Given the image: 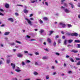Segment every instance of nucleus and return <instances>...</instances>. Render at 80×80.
Segmentation results:
<instances>
[{"label":"nucleus","instance_id":"obj_20","mask_svg":"<svg viewBox=\"0 0 80 80\" xmlns=\"http://www.w3.org/2000/svg\"><path fill=\"white\" fill-rule=\"evenodd\" d=\"M10 59H8L7 60V62L8 63H10Z\"/></svg>","mask_w":80,"mask_h":80},{"label":"nucleus","instance_id":"obj_64","mask_svg":"<svg viewBox=\"0 0 80 80\" xmlns=\"http://www.w3.org/2000/svg\"><path fill=\"white\" fill-rule=\"evenodd\" d=\"M78 17L79 18H80V14H79L78 15Z\"/></svg>","mask_w":80,"mask_h":80},{"label":"nucleus","instance_id":"obj_56","mask_svg":"<svg viewBox=\"0 0 80 80\" xmlns=\"http://www.w3.org/2000/svg\"><path fill=\"white\" fill-rule=\"evenodd\" d=\"M35 1H33L31 2V3H35Z\"/></svg>","mask_w":80,"mask_h":80},{"label":"nucleus","instance_id":"obj_55","mask_svg":"<svg viewBox=\"0 0 80 80\" xmlns=\"http://www.w3.org/2000/svg\"><path fill=\"white\" fill-rule=\"evenodd\" d=\"M30 20H33V18H30Z\"/></svg>","mask_w":80,"mask_h":80},{"label":"nucleus","instance_id":"obj_33","mask_svg":"<svg viewBox=\"0 0 80 80\" xmlns=\"http://www.w3.org/2000/svg\"><path fill=\"white\" fill-rule=\"evenodd\" d=\"M46 80H47V79H49V77L48 76H46Z\"/></svg>","mask_w":80,"mask_h":80},{"label":"nucleus","instance_id":"obj_29","mask_svg":"<svg viewBox=\"0 0 80 80\" xmlns=\"http://www.w3.org/2000/svg\"><path fill=\"white\" fill-rule=\"evenodd\" d=\"M80 65V61L78 62L77 63V65Z\"/></svg>","mask_w":80,"mask_h":80},{"label":"nucleus","instance_id":"obj_17","mask_svg":"<svg viewBox=\"0 0 80 80\" xmlns=\"http://www.w3.org/2000/svg\"><path fill=\"white\" fill-rule=\"evenodd\" d=\"M67 40H65L64 42V45H67Z\"/></svg>","mask_w":80,"mask_h":80},{"label":"nucleus","instance_id":"obj_7","mask_svg":"<svg viewBox=\"0 0 80 80\" xmlns=\"http://www.w3.org/2000/svg\"><path fill=\"white\" fill-rule=\"evenodd\" d=\"M23 54L20 53H19V54H18V57L19 58H21V57H23Z\"/></svg>","mask_w":80,"mask_h":80},{"label":"nucleus","instance_id":"obj_25","mask_svg":"<svg viewBox=\"0 0 80 80\" xmlns=\"http://www.w3.org/2000/svg\"><path fill=\"white\" fill-rule=\"evenodd\" d=\"M75 58L76 60H80V58Z\"/></svg>","mask_w":80,"mask_h":80},{"label":"nucleus","instance_id":"obj_58","mask_svg":"<svg viewBox=\"0 0 80 80\" xmlns=\"http://www.w3.org/2000/svg\"><path fill=\"white\" fill-rule=\"evenodd\" d=\"M34 40H35L33 39H32L31 40V41H33Z\"/></svg>","mask_w":80,"mask_h":80},{"label":"nucleus","instance_id":"obj_1","mask_svg":"<svg viewBox=\"0 0 80 80\" xmlns=\"http://www.w3.org/2000/svg\"><path fill=\"white\" fill-rule=\"evenodd\" d=\"M61 8H62L66 13H69L70 11L67 9H65V7L63 6L61 7Z\"/></svg>","mask_w":80,"mask_h":80},{"label":"nucleus","instance_id":"obj_60","mask_svg":"<svg viewBox=\"0 0 80 80\" xmlns=\"http://www.w3.org/2000/svg\"><path fill=\"white\" fill-rule=\"evenodd\" d=\"M61 33H62V34H64V32H63V31H62Z\"/></svg>","mask_w":80,"mask_h":80},{"label":"nucleus","instance_id":"obj_5","mask_svg":"<svg viewBox=\"0 0 80 80\" xmlns=\"http://www.w3.org/2000/svg\"><path fill=\"white\" fill-rule=\"evenodd\" d=\"M16 72H21V70H20V68L18 67H17V69H16L15 70Z\"/></svg>","mask_w":80,"mask_h":80},{"label":"nucleus","instance_id":"obj_10","mask_svg":"<svg viewBox=\"0 0 80 80\" xmlns=\"http://www.w3.org/2000/svg\"><path fill=\"white\" fill-rule=\"evenodd\" d=\"M8 20H9V21H11V22H13L14 20L13 19V18H10L8 19Z\"/></svg>","mask_w":80,"mask_h":80},{"label":"nucleus","instance_id":"obj_50","mask_svg":"<svg viewBox=\"0 0 80 80\" xmlns=\"http://www.w3.org/2000/svg\"><path fill=\"white\" fill-rule=\"evenodd\" d=\"M45 50H46L47 52H48V50L47 48H46L45 49Z\"/></svg>","mask_w":80,"mask_h":80},{"label":"nucleus","instance_id":"obj_57","mask_svg":"<svg viewBox=\"0 0 80 80\" xmlns=\"http://www.w3.org/2000/svg\"><path fill=\"white\" fill-rule=\"evenodd\" d=\"M55 62H56V63H58V62H57V60H55Z\"/></svg>","mask_w":80,"mask_h":80},{"label":"nucleus","instance_id":"obj_2","mask_svg":"<svg viewBox=\"0 0 80 80\" xmlns=\"http://www.w3.org/2000/svg\"><path fill=\"white\" fill-rule=\"evenodd\" d=\"M25 20L28 22V23L29 25H32V22H31L30 20L27 18L25 19Z\"/></svg>","mask_w":80,"mask_h":80},{"label":"nucleus","instance_id":"obj_15","mask_svg":"<svg viewBox=\"0 0 80 80\" xmlns=\"http://www.w3.org/2000/svg\"><path fill=\"white\" fill-rule=\"evenodd\" d=\"M9 33H10L9 32H6L5 33L4 35H9Z\"/></svg>","mask_w":80,"mask_h":80},{"label":"nucleus","instance_id":"obj_8","mask_svg":"<svg viewBox=\"0 0 80 80\" xmlns=\"http://www.w3.org/2000/svg\"><path fill=\"white\" fill-rule=\"evenodd\" d=\"M47 41L49 43H51V42H52V40H51V39H50V38H48L47 39Z\"/></svg>","mask_w":80,"mask_h":80},{"label":"nucleus","instance_id":"obj_62","mask_svg":"<svg viewBox=\"0 0 80 80\" xmlns=\"http://www.w3.org/2000/svg\"><path fill=\"white\" fill-rule=\"evenodd\" d=\"M30 80V78H29V79H25L24 80Z\"/></svg>","mask_w":80,"mask_h":80},{"label":"nucleus","instance_id":"obj_46","mask_svg":"<svg viewBox=\"0 0 80 80\" xmlns=\"http://www.w3.org/2000/svg\"><path fill=\"white\" fill-rule=\"evenodd\" d=\"M30 17H33V14H31L29 16Z\"/></svg>","mask_w":80,"mask_h":80},{"label":"nucleus","instance_id":"obj_54","mask_svg":"<svg viewBox=\"0 0 80 80\" xmlns=\"http://www.w3.org/2000/svg\"><path fill=\"white\" fill-rule=\"evenodd\" d=\"M25 53H28V51H24Z\"/></svg>","mask_w":80,"mask_h":80},{"label":"nucleus","instance_id":"obj_59","mask_svg":"<svg viewBox=\"0 0 80 80\" xmlns=\"http://www.w3.org/2000/svg\"><path fill=\"white\" fill-rule=\"evenodd\" d=\"M1 64H2V61H0V65H1Z\"/></svg>","mask_w":80,"mask_h":80},{"label":"nucleus","instance_id":"obj_37","mask_svg":"<svg viewBox=\"0 0 80 80\" xmlns=\"http://www.w3.org/2000/svg\"><path fill=\"white\" fill-rule=\"evenodd\" d=\"M59 38V36L58 35H57L55 37V38L56 39H57V38Z\"/></svg>","mask_w":80,"mask_h":80},{"label":"nucleus","instance_id":"obj_14","mask_svg":"<svg viewBox=\"0 0 80 80\" xmlns=\"http://www.w3.org/2000/svg\"><path fill=\"white\" fill-rule=\"evenodd\" d=\"M72 52H74V53H77V52H78V51L75 50H72Z\"/></svg>","mask_w":80,"mask_h":80},{"label":"nucleus","instance_id":"obj_24","mask_svg":"<svg viewBox=\"0 0 80 80\" xmlns=\"http://www.w3.org/2000/svg\"><path fill=\"white\" fill-rule=\"evenodd\" d=\"M53 45L54 47H56V42H55L53 43Z\"/></svg>","mask_w":80,"mask_h":80},{"label":"nucleus","instance_id":"obj_35","mask_svg":"<svg viewBox=\"0 0 80 80\" xmlns=\"http://www.w3.org/2000/svg\"><path fill=\"white\" fill-rule=\"evenodd\" d=\"M43 32H44V31L43 30H41L40 31V32L41 33H43Z\"/></svg>","mask_w":80,"mask_h":80},{"label":"nucleus","instance_id":"obj_6","mask_svg":"<svg viewBox=\"0 0 80 80\" xmlns=\"http://www.w3.org/2000/svg\"><path fill=\"white\" fill-rule=\"evenodd\" d=\"M11 66H12V69H15V65L13 63H11Z\"/></svg>","mask_w":80,"mask_h":80},{"label":"nucleus","instance_id":"obj_49","mask_svg":"<svg viewBox=\"0 0 80 80\" xmlns=\"http://www.w3.org/2000/svg\"><path fill=\"white\" fill-rule=\"evenodd\" d=\"M27 63H30V61L29 60H27Z\"/></svg>","mask_w":80,"mask_h":80},{"label":"nucleus","instance_id":"obj_32","mask_svg":"<svg viewBox=\"0 0 80 80\" xmlns=\"http://www.w3.org/2000/svg\"><path fill=\"white\" fill-rule=\"evenodd\" d=\"M0 12H4V11L2 9L0 8Z\"/></svg>","mask_w":80,"mask_h":80},{"label":"nucleus","instance_id":"obj_43","mask_svg":"<svg viewBox=\"0 0 80 80\" xmlns=\"http://www.w3.org/2000/svg\"><path fill=\"white\" fill-rule=\"evenodd\" d=\"M27 38H30V37L28 35L27 36Z\"/></svg>","mask_w":80,"mask_h":80},{"label":"nucleus","instance_id":"obj_42","mask_svg":"<svg viewBox=\"0 0 80 80\" xmlns=\"http://www.w3.org/2000/svg\"><path fill=\"white\" fill-rule=\"evenodd\" d=\"M17 5L18 6V7H20V6H21V7H23V5L20 4H18Z\"/></svg>","mask_w":80,"mask_h":80},{"label":"nucleus","instance_id":"obj_44","mask_svg":"<svg viewBox=\"0 0 80 80\" xmlns=\"http://www.w3.org/2000/svg\"><path fill=\"white\" fill-rule=\"evenodd\" d=\"M64 6H67V4L66 3H64Z\"/></svg>","mask_w":80,"mask_h":80},{"label":"nucleus","instance_id":"obj_53","mask_svg":"<svg viewBox=\"0 0 80 80\" xmlns=\"http://www.w3.org/2000/svg\"><path fill=\"white\" fill-rule=\"evenodd\" d=\"M11 45H15V43H11Z\"/></svg>","mask_w":80,"mask_h":80},{"label":"nucleus","instance_id":"obj_52","mask_svg":"<svg viewBox=\"0 0 80 80\" xmlns=\"http://www.w3.org/2000/svg\"><path fill=\"white\" fill-rule=\"evenodd\" d=\"M62 38H63V39H65V37L64 36H63Z\"/></svg>","mask_w":80,"mask_h":80},{"label":"nucleus","instance_id":"obj_16","mask_svg":"<svg viewBox=\"0 0 80 80\" xmlns=\"http://www.w3.org/2000/svg\"><path fill=\"white\" fill-rule=\"evenodd\" d=\"M47 58H48L47 57H42V59L43 60H45L47 59Z\"/></svg>","mask_w":80,"mask_h":80},{"label":"nucleus","instance_id":"obj_22","mask_svg":"<svg viewBox=\"0 0 80 80\" xmlns=\"http://www.w3.org/2000/svg\"><path fill=\"white\" fill-rule=\"evenodd\" d=\"M71 8H74V6L71 3Z\"/></svg>","mask_w":80,"mask_h":80},{"label":"nucleus","instance_id":"obj_13","mask_svg":"<svg viewBox=\"0 0 80 80\" xmlns=\"http://www.w3.org/2000/svg\"><path fill=\"white\" fill-rule=\"evenodd\" d=\"M49 32L50 33L49 34V35L50 36V35H51V34H52V33H53L54 32V31H50Z\"/></svg>","mask_w":80,"mask_h":80},{"label":"nucleus","instance_id":"obj_9","mask_svg":"<svg viewBox=\"0 0 80 80\" xmlns=\"http://www.w3.org/2000/svg\"><path fill=\"white\" fill-rule=\"evenodd\" d=\"M5 7L7 8H9V5L8 3L6 4H5Z\"/></svg>","mask_w":80,"mask_h":80},{"label":"nucleus","instance_id":"obj_31","mask_svg":"<svg viewBox=\"0 0 80 80\" xmlns=\"http://www.w3.org/2000/svg\"><path fill=\"white\" fill-rule=\"evenodd\" d=\"M35 55H39V53H38L37 52H36L35 53Z\"/></svg>","mask_w":80,"mask_h":80},{"label":"nucleus","instance_id":"obj_19","mask_svg":"<svg viewBox=\"0 0 80 80\" xmlns=\"http://www.w3.org/2000/svg\"><path fill=\"white\" fill-rule=\"evenodd\" d=\"M43 19L45 20H48V18L47 17H44L43 18Z\"/></svg>","mask_w":80,"mask_h":80},{"label":"nucleus","instance_id":"obj_36","mask_svg":"<svg viewBox=\"0 0 80 80\" xmlns=\"http://www.w3.org/2000/svg\"><path fill=\"white\" fill-rule=\"evenodd\" d=\"M58 42L59 43H61V40L60 39L58 40Z\"/></svg>","mask_w":80,"mask_h":80},{"label":"nucleus","instance_id":"obj_26","mask_svg":"<svg viewBox=\"0 0 80 80\" xmlns=\"http://www.w3.org/2000/svg\"><path fill=\"white\" fill-rule=\"evenodd\" d=\"M66 35H67L68 36H69V35H70V33L69 32H67L66 33Z\"/></svg>","mask_w":80,"mask_h":80},{"label":"nucleus","instance_id":"obj_18","mask_svg":"<svg viewBox=\"0 0 80 80\" xmlns=\"http://www.w3.org/2000/svg\"><path fill=\"white\" fill-rule=\"evenodd\" d=\"M33 74H34L35 75H38V73H37V72H34Z\"/></svg>","mask_w":80,"mask_h":80},{"label":"nucleus","instance_id":"obj_63","mask_svg":"<svg viewBox=\"0 0 80 80\" xmlns=\"http://www.w3.org/2000/svg\"><path fill=\"white\" fill-rule=\"evenodd\" d=\"M68 43H70V40H68Z\"/></svg>","mask_w":80,"mask_h":80},{"label":"nucleus","instance_id":"obj_38","mask_svg":"<svg viewBox=\"0 0 80 80\" xmlns=\"http://www.w3.org/2000/svg\"><path fill=\"white\" fill-rule=\"evenodd\" d=\"M45 3L46 5H47V6H48V2H45Z\"/></svg>","mask_w":80,"mask_h":80},{"label":"nucleus","instance_id":"obj_30","mask_svg":"<svg viewBox=\"0 0 80 80\" xmlns=\"http://www.w3.org/2000/svg\"><path fill=\"white\" fill-rule=\"evenodd\" d=\"M15 15L16 16H18V13L17 12L15 13Z\"/></svg>","mask_w":80,"mask_h":80},{"label":"nucleus","instance_id":"obj_45","mask_svg":"<svg viewBox=\"0 0 80 80\" xmlns=\"http://www.w3.org/2000/svg\"><path fill=\"white\" fill-rule=\"evenodd\" d=\"M68 28H70V24H68Z\"/></svg>","mask_w":80,"mask_h":80},{"label":"nucleus","instance_id":"obj_39","mask_svg":"<svg viewBox=\"0 0 80 80\" xmlns=\"http://www.w3.org/2000/svg\"><path fill=\"white\" fill-rule=\"evenodd\" d=\"M78 7H80V3H78L77 5Z\"/></svg>","mask_w":80,"mask_h":80},{"label":"nucleus","instance_id":"obj_3","mask_svg":"<svg viewBox=\"0 0 80 80\" xmlns=\"http://www.w3.org/2000/svg\"><path fill=\"white\" fill-rule=\"evenodd\" d=\"M71 36H74L75 37H77L78 35V34L77 33L75 32L74 33H72L70 34Z\"/></svg>","mask_w":80,"mask_h":80},{"label":"nucleus","instance_id":"obj_27","mask_svg":"<svg viewBox=\"0 0 80 80\" xmlns=\"http://www.w3.org/2000/svg\"><path fill=\"white\" fill-rule=\"evenodd\" d=\"M70 60H71V61L72 62H74V60H73V59L72 58H71Z\"/></svg>","mask_w":80,"mask_h":80},{"label":"nucleus","instance_id":"obj_28","mask_svg":"<svg viewBox=\"0 0 80 80\" xmlns=\"http://www.w3.org/2000/svg\"><path fill=\"white\" fill-rule=\"evenodd\" d=\"M39 22L41 23H43V21H42V20L40 19L39 20Z\"/></svg>","mask_w":80,"mask_h":80},{"label":"nucleus","instance_id":"obj_47","mask_svg":"<svg viewBox=\"0 0 80 80\" xmlns=\"http://www.w3.org/2000/svg\"><path fill=\"white\" fill-rule=\"evenodd\" d=\"M35 65H38V63H37V62H35Z\"/></svg>","mask_w":80,"mask_h":80},{"label":"nucleus","instance_id":"obj_48","mask_svg":"<svg viewBox=\"0 0 80 80\" xmlns=\"http://www.w3.org/2000/svg\"><path fill=\"white\" fill-rule=\"evenodd\" d=\"M56 74V72H54L52 73V75H55Z\"/></svg>","mask_w":80,"mask_h":80},{"label":"nucleus","instance_id":"obj_40","mask_svg":"<svg viewBox=\"0 0 80 80\" xmlns=\"http://www.w3.org/2000/svg\"><path fill=\"white\" fill-rule=\"evenodd\" d=\"M22 65H25V63L24 62H22Z\"/></svg>","mask_w":80,"mask_h":80},{"label":"nucleus","instance_id":"obj_23","mask_svg":"<svg viewBox=\"0 0 80 80\" xmlns=\"http://www.w3.org/2000/svg\"><path fill=\"white\" fill-rule=\"evenodd\" d=\"M16 43H19V44H20V43H21V42H20L18 41H16Z\"/></svg>","mask_w":80,"mask_h":80},{"label":"nucleus","instance_id":"obj_34","mask_svg":"<svg viewBox=\"0 0 80 80\" xmlns=\"http://www.w3.org/2000/svg\"><path fill=\"white\" fill-rule=\"evenodd\" d=\"M78 48H80V44H77Z\"/></svg>","mask_w":80,"mask_h":80},{"label":"nucleus","instance_id":"obj_12","mask_svg":"<svg viewBox=\"0 0 80 80\" xmlns=\"http://www.w3.org/2000/svg\"><path fill=\"white\" fill-rule=\"evenodd\" d=\"M76 43H80V40H77L74 41Z\"/></svg>","mask_w":80,"mask_h":80},{"label":"nucleus","instance_id":"obj_4","mask_svg":"<svg viewBox=\"0 0 80 80\" xmlns=\"http://www.w3.org/2000/svg\"><path fill=\"white\" fill-rule=\"evenodd\" d=\"M59 24L60 25L62 26V28H65L66 27V25L64 23L61 22Z\"/></svg>","mask_w":80,"mask_h":80},{"label":"nucleus","instance_id":"obj_51","mask_svg":"<svg viewBox=\"0 0 80 80\" xmlns=\"http://www.w3.org/2000/svg\"><path fill=\"white\" fill-rule=\"evenodd\" d=\"M64 1H65V0H61V2L62 3H63Z\"/></svg>","mask_w":80,"mask_h":80},{"label":"nucleus","instance_id":"obj_21","mask_svg":"<svg viewBox=\"0 0 80 80\" xmlns=\"http://www.w3.org/2000/svg\"><path fill=\"white\" fill-rule=\"evenodd\" d=\"M55 54L56 55H58V56H59V55H60V53L58 52H56Z\"/></svg>","mask_w":80,"mask_h":80},{"label":"nucleus","instance_id":"obj_11","mask_svg":"<svg viewBox=\"0 0 80 80\" xmlns=\"http://www.w3.org/2000/svg\"><path fill=\"white\" fill-rule=\"evenodd\" d=\"M23 12H24V13H27L28 12V11L26 9H24L23 11Z\"/></svg>","mask_w":80,"mask_h":80},{"label":"nucleus","instance_id":"obj_61","mask_svg":"<svg viewBox=\"0 0 80 80\" xmlns=\"http://www.w3.org/2000/svg\"><path fill=\"white\" fill-rule=\"evenodd\" d=\"M66 58H68L69 57V56H68V55L66 56Z\"/></svg>","mask_w":80,"mask_h":80},{"label":"nucleus","instance_id":"obj_41","mask_svg":"<svg viewBox=\"0 0 80 80\" xmlns=\"http://www.w3.org/2000/svg\"><path fill=\"white\" fill-rule=\"evenodd\" d=\"M0 15H2V16H4V14H2V13L1 12H0Z\"/></svg>","mask_w":80,"mask_h":80}]
</instances>
